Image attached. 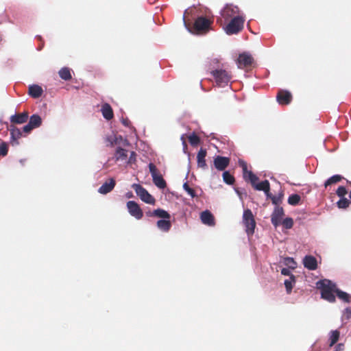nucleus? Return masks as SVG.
<instances>
[{"instance_id": "obj_6", "label": "nucleus", "mask_w": 351, "mask_h": 351, "mask_svg": "<svg viewBox=\"0 0 351 351\" xmlns=\"http://www.w3.org/2000/svg\"><path fill=\"white\" fill-rule=\"evenodd\" d=\"M243 221L246 228L247 234H252L254 232L256 222L251 210L246 209L243 211Z\"/></svg>"}, {"instance_id": "obj_32", "label": "nucleus", "mask_w": 351, "mask_h": 351, "mask_svg": "<svg viewBox=\"0 0 351 351\" xmlns=\"http://www.w3.org/2000/svg\"><path fill=\"white\" fill-rule=\"evenodd\" d=\"M339 332L337 330H332L330 332V335L329 337V341H330L329 346L331 347L333 345H335L339 340Z\"/></svg>"}, {"instance_id": "obj_13", "label": "nucleus", "mask_w": 351, "mask_h": 351, "mask_svg": "<svg viewBox=\"0 0 351 351\" xmlns=\"http://www.w3.org/2000/svg\"><path fill=\"white\" fill-rule=\"evenodd\" d=\"M252 62V56L247 53H241L237 59V64L239 69L251 65Z\"/></svg>"}, {"instance_id": "obj_24", "label": "nucleus", "mask_w": 351, "mask_h": 351, "mask_svg": "<svg viewBox=\"0 0 351 351\" xmlns=\"http://www.w3.org/2000/svg\"><path fill=\"white\" fill-rule=\"evenodd\" d=\"M157 226L160 230H162L163 232H167L170 230L171 223L169 219H159L157 221Z\"/></svg>"}, {"instance_id": "obj_33", "label": "nucleus", "mask_w": 351, "mask_h": 351, "mask_svg": "<svg viewBox=\"0 0 351 351\" xmlns=\"http://www.w3.org/2000/svg\"><path fill=\"white\" fill-rule=\"evenodd\" d=\"M283 264L292 269L297 267V263L292 257H285L283 258Z\"/></svg>"}, {"instance_id": "obj_57", "label": "nucleus", "mask_w": 351, "mask_h": 351, "mask_svg": "<svg viewBox=\"0 0 351 351\" xmlns=\"http://www.w3.org/2000/svg\"><path fill=\"white\" fill-rule=\"evenodd\" d=\"M36 37L38 38L39 39L41 38L40 36H37Z\"/></svg>"}, {"instance_id": "obj_16", "label": "nucleus", "mask_w": 351, "mask_h": 351, "mask_svg": "<svg viewBox=\"0 0 351 351\" xmlns=\"http://www.w3.org/2000/svg\"><path fill=\"white\" fill-rule=\"evenodd\" d=\"M200 219L202 222L208 226L215 225V219L210 211L206 210L201 213Z\"/></svg>"}, {"instance_id": "obj_26", "label": "nucleus", "mask_w": 351, "mask_h": 351, "mask_svg": "<svg viewBox=\"0 0 351 351\" xmlns=\"http://www.w3.org/2000/svg\"><path fill=\"white\" fill-rule=\"evenodd\" d=\"M29 123L34 128H37L42 124V119L40 115L34 114L29 117Z\"/></svg>"}, {"instance_id": "obj_29", "label": "nucleus", "mask_w": 351, "mask_h": 351, "mask_svg": "<svg viewBox=\"0 0 351 351\" xmlns=\"http://www.w3.org/2000/svg\"><path fill=\"white\" fill-rule=\"evenodd\" d=\"M343 178V176H341V175H334L326 180V182H324V186L327 187L328 186H330L331 184H336L340 182Z\"/></svg>"}, {"instance_id": "obj_45", "label": "nucleus", "mask_w": 351, "mask_h": 351, "mask_svg": "<svg viewBox=\"0 0 351 351\" xmlns=\"http://www.w3.org/2000/svg\"><path fill=\"white\" fill-rule=\"evenodd\" d=\"M281 274L284 276H291L293 275L290 271V268H282L281 269Z\"/></svg>"}, {"instance_id": "obj_11", "label": "nucleus", "mask_w": 351, "mask_h": 351, "mask_svg": "<svg viewBox=\"0 0 351 351\" xmlns=\"http://www.w3.org/2000/svg\"><path fill=\"white\" fill-rule=\"evenodd\" d=\"M283 215V208L280 207L278 206H275L274 210L271 216V221L274 226L277 227L281 223Z\"/></svg>"}, {"instance_id": "obj_52", "label": "nucleus", "mask_w": 351, "mask_h": 351, "mask_svg": "<svg viewBox=\"0 0 351 351\" xmlns=\"http://www.w3.org/2000/svg\"><path fill=\"white\" fill-rule=\"evenodd\" d=\"M121 123L123 125L128 127L130 124V121L128 119H122Z\"/></svg>"}, {"instance_id": "obj_41", "label": "nucleus", "mask_w": 351, "mask_h": 351, "mask_svg": "<svg viewBox=\"0 0 351 351\" xmlns=\"http://www.w3.org/2000/svg\"><path fill=\"white\" fill-rule=\"evenodd\" d=\"M336 193L339 197H345L344 196L347 194V190L345 186H340L338 187Z\"/></svg>"}, {"instance_id": "obj_14", "label": "nucleus", "mask_w": 351, "mask_h": 351, "mask_svg": "<svg viewBox=\"0 0 351 351\" xmlns=\"http://www.w3.org/2000/svg\"><path fill=\"white\" fill-rule=\"evenodd\" d=\"M291 94L287 90H280L276 96L278 102L281 105H287L291 102Z\"/></svg>"}, {"instance_id": "obj_31", "label": "nucleus", "mask_w": 351, "mask_h": 351, "mask_svg": "<svg viewBox=\"0 0 351 351\" xmlns=\"http://www.w3.org/2000/svg\"><path fill=\"white\" fill-rule=\"evenodd\" d=\"M336 294H337V297L340 300H343L344 302H346V303H350V295L346 292L343 291H341V290H340V289L337 288Z\"/></svg>"}, {"instance_id": "obj_54", "label": "nucleus", "mask_w": 351, "mask_h": 351, "mask_svg": "<svg viewBox=\"0 0 351 351\" xmlns=\"http://www.w3.org/2000/svg\"><path fill=\"white\" fill-rule=\"evenodd\" d=\"M24 162H25V160L24 159H21L20 160V162L23 165L24 164Z\"/></svg>"}, {"instance_id": "obj_2", "label": "nucleus", "mask_w": 351, "mask_h": 351, "mask_svg": "<svg viewBox=\"0 0 351 351\" xmlns=\"http://www.w3.org/2000/svg\"><path fill=\"white\" fill-rule=\"evenodd\" d=\"M213 21L204 16H198L193 23V29H190L187 26V29L195 34H205L211 29V24ZM184 25L186 23L184 22Z\"/></svg>"}, {"instance_id": "obj_58", "label": "nucleus", "mask_w": 351, "mask_h": 351, "mask_svg": "<svg viewBox=\"0 0 351 351\" xmlns=\"http://www.w3.org/2000/svg\"><path fill=\"white\" fill-rule=\"evenodd\" d=\"M1 155V154L0 153V156Z\"/></svg>"}, {"instance_id": "obj_4", "label": "nucleus", "mask_w": 351, "mask_h": 351, "mask_svg": "<svg viewBox=\"0 0 351 351\" xmlns=\"http://www.w3.org/2000/svg\"><path fill=\"white\" fill-rule=\"evenodd\" d=\"M132 188L135 191L136 195L143 202L148 204L153 205L155 204L154 197L151 194H149V192L141 184H133L132 185Z\"/></svg>"}, {"instance_id": "obj_28", "label": "nucleus", "mask_w": 351, "mask_h": 351, "mask_svg": "<svg viewBox=\"0 0 351 351\" xmlns=\"http://www.w3.org/2000/svg\"><path fill=\"white\" fill-rule=\"evenodd\" d=\"M127 152L126 149L118 147L115 153L116 160H125L128 156Z\"/></svg>"}, {"instance_id": "obj_5", "label": "nucleus", "mask_w": 351, "mask_h": 351, "mask_svg": "<svg viewBox=\"0 0 351 351\" xmlns=\"http://www.w3.org/2000/svg\"><path fill=\"white\" fill-rule=\"evenodd\" d=\"M211 73L219 86L224 87L228 85L230 81L231 75L226 70L215 69Z\"/></svg>"}, {"instance_id": "obj_3", "label": "nucleus", "mask_w": 351, "mask_h": 351, "mask_svg": "<svg viewBox=\"0 0 351 351\" xmlns=\"http://www.w3.org/2000/svg\"><path fill=\"white\" fill-rule=\"evenodd\" d=\"M244 19L240 16H234L225 28L226 33L228 35L236 34L243 27Z\"/></svg>"}, {"instance_id": "obj_34", "label": "nucleus", "mask_w": 351, "mask_h": 351, "mask_svg": "<svg viewBox=\"0 0 351 351\" xmlns=\"http://www.w3.org/2000/svg\"><path fill=\"white\" fill-rule=\"evenodd\" d=\"M301 199V197L298 194H292L288 198V203L291 206L298 205Z\"/></svg>"}, {"instance_id": "obj_19", "label": "nucleus", "mask_w": 351, "mask_h": 351, "mask_svg": "<svg viewBox=\"0 0 351 351\" xmlns=\"http://www.w3.org/2000/svg\"><path fill=\"white\" fill-rule=\"evenodd\" d=\"M28 119V113L24 112L21 114H14L12 115L10 118V120L12 123L22 124L27 121Z\"/></svg>"}, {"instance_id": "obj_56", "label": "nucleus", "mask_w": 351, "mask_h": 351, "mask_svg": "<svg viewBox=\"0 0 351 351\" xmlns=\"http://www.w3.org/2000/svg\"><path fill=\"white\" fill-rule=\"evenodd\" d=\"M234 190H235L236 193H237V194H239V191H238V189H235Z\"/></svg>"}, {"instance_id": "obj_46", "label": "nucleus", "mask_w": 351, "mask_h": 351, "mask_svg": "<svg viewBox=\"0 0 351 351\" xmlns=\"http://www.w3.org/2000/svg\"><path fill=\"white\" fill-rule=\"evenodd\" d=\"M271 202L272 204L276 206L281 202V197H278L276 195H273L271 197Z\"/></svg>"}, {"instance_id": "obj_10", "label": "nucleus", "mask_w": 351, "mask_h": 351, "mask_svg": "<svg viewBox=\"0 0 351 351\" xmlns=\"http://www.w3.org/2000/svg\"><path fill=\"white\" fill-rule=\"evenodd\" d=\"M230 164V158L226 156H216L213 160L214 167L218 171H224Z\"/></svg>"}, {"instance_id": "obj_51", "label": "nucleus", "mask_w": 351, "mask_h": 351, "mask_svg": "<svg viewBox=\"0 0 351 351\" xmlns=\"http://www.w3.org/2000/svg\"><path fill=\"white\" fill-rule=\"evenodd\" d=\"M267 197V198H269L271 199L273 195L270 193V187H269L267 191H263Z\"/></svg>"}, {"instance_id": "obj_44", "label": "nucleus", "mask_w": 351, "mask_h": 351, "mask_svg": "<svg viewBox=\"0 0 351 351\" xmlns=\"http://www.w3.org/2000/svg\"><path fill=\"white\" fill-rule=\"evenodd\" d=\"M149 170L152 177L159 174L156 167L155 166V165H154L152 162H150L149 164Z\"/></svg>"}, {"instance_id": "obj_43", "label": "nucleus", "mask_w": 351, "mask_h": 351, "mask_svg": "<svg viewBox=\"0 0 351 351\" xmlns=\"http://www.w3.org/2000/svg\"><path fill=\"white\" fill-rule=\"evenodd\" d=\"M117 139V135L112 134L106 138V142L109 143V145L112 147L114 145V141Z\"/></svg>"}, {"instance_id": "obj_15", "label": "nucleus", "mask_w": 351, "mask_h": 351, "mask_svg": "<svg viewBox=\"0 0 351 351\" xmlns=\"http://www.w3.org/2000/svg\"><path fill=\"white\" fill-rule=\"evenodd\" d=\"M206 150L205 149L201 148L197 155V165L199 168H202L203 169H206L208 168L207 164L206 162L205 158L206 156Z\"/></svg>"}, {"instance_id": "obj_36", "label": "nucleus", "mask_w": 351, "mask_h": 351, "mask_svg": "<svg viewBox=\"0 0 351 351\" xmlns=\"http://www.w3.org/2000/svg\"><path fill=\"white\" fill-rule=\"evenodd\" d=\"M350 204V202L346 197H340V199L337 202L339 208H347Z\"/></svg>"}, {"instance_id": "obj_38", "label": "nucleus", "mask_w": 351, "mask_h": 351, "mask_svg": "<svg viewBox=\"0 0 351 351\" xmlns=\"http://www.w3.org/2000/svg\"><path fill=\"white\" fill-rule=\"evenodd\" d=\"M281 223L286 229H291L293 226V220L291 217H286L281 221Z\"/></svg>"}, {"instance_id": "obj_30", "label": "nucleus", "mask_w": 351, "mask_h": 351, "mask_svg": "<svg viewBox=\"0 0 351 351\" xmlns=\"http://www.w3.org/2000/svg\"><path fill=\"white\" fill-rule=\"evenodd\" d=\"M223 182L229 185L233 184L234 182V178L232 176L228 171H224L222 174Z\"/></svg>"}, {"instance_id": "obj_17", "label": "nucleus", "mask_w": 351, "mask_h": 351, "mask_svg": "<svg viewBox=\"0 0 351 351\" xmlns=\"http://www.w3.org/2000/svg\"><path fill=\"white\" fill-rule=\"evenodd\" d=\"M116 184L115 180L113 178L110 179V182H104L99 189L98 193L100 194L106 195L113 190Z\"/></svg>"}, {"instance_id": "obj_18", "label": "nucleus", "mask_w": 351, "mask_h": 351, "mask_svg": "<svg viewBox=\"0 0 351 351\" xmlns=\"http://www.w3.org/2000/svg\"><path fill=\"white\" fill-rule=\"evenodd\" d=\"M22 132L21 131L14 127L11 126L10 128V142L12 145H19L18 139L21 136Z\"/></svg>"}, {"instance_id": "obj_12", "label": "nucleus", "mask_w": 351, "mask_h": 351, "mask_svg": "<svg viewBox=\"0 0 351 351\" xmlns=\"http://www.w3.org/2000/svg\"><path fill=\"white\" fill-rule=\"evenodd\" d=\"M304 267L308 270H315L317 268V261L312 255H306L302 260Z\"/></svg>"}, {"instance_id": "obj_48", "label": "nucleus", "mask_w": 351, "mask_h": 351, "mask_svg": "<svg viewBox=\"0 0 351 351\" xmlns=\"http://www.w3.org/2000/svg\"><path fill=\"white\" fill-rule=\"evenodd\" d=\"M343 315L346 317V319L351 317V309L350 308H346L343 311Z\"/></svg>"}, {"instance_id": "obj_7", "label": "nucleus", "mask_w": 351, "mask_h": 351, "mask_svg": "<svg viewBox=\"0 0 351 351\" xmlns=\"http://www.w3.org/2000/svg\"><path fill=\"white\" fill-rule=\"evenodd\" d=\"M248 180L252 185V186L257 191H267L269 187H270L269 182L267 180H265L259 183H257L258 180V178L252 173V171H250L248 173Z\"/></svg>"}, {"instance_id": "obj_22", "label": "nucleus", "mask_w": 351, "mask_h": 351, "mask_svg": "<svg viewBox=\"0 0 351 351\" xmlns=\"http://www.w3.org/2000/svg\"><path fill=\"white\" fill-rule=\"evenodd\" d=\"M101 110L103 117L106 120H110L113 117L112 109L108 104L106 103V104H103L101 106Z\"/></svg>"}, {"instance_id": "obj_37", "label": "nucleus", "mask_w": 351, "mask_h": 351, "mask_svg": "<svg viewBox=\"0 0 351 351\" xmlns=\"http://www.w3.org/2000/svg\"><path fill=\"white\" fill-rule=\"evenodd\" d=\"M183 189L188 193L189 195H190L192 198H194L197 197V195L195 192V191L191 189L189 184L188 182H186L183 184Z\"/></svg>"}, {"instance_id": "obj_20", "label": "nucleus", "mask_w": 351, "mask_h": 351, "mask_svg": "<svg viewBox=\"0 0 351 351\" xmlns=\"http://www.w3.org/2000/svg\"><path fill=\"white\" fill-rule=\"evenodd\" d=\"M147 216H156V217L161 218V219H169L171 218L170 214L167 211H166L163 209H161V208H157V209L154 210L153 212H147Z\"/></svg>"}, {"instance_id": "obj_55", "label": "nucleus", "mask_w": 351, "mask_h": 351, "mask_svg": "<svg viewBox=\"0 0 351 351\" xmlns=\"http://www.w3.org/2000/svg\"><path fill=\"white\" fill-rule=\"evenodd\" d=\"M277 197H281V198H282V193H280Z\"/></svg>"}, {"instance_id": "obj_53", "label": "nucleus", "mask_w": 351, "mask_h": 351, "mask_svg": "<svg viewBox=\"0 0 351 351\" xmlns=\"http://www.w3.org/2000/svg\"><path fill=\"white\" fill-rule=\"evenodd\" d=\"M126 196H127L128 197H131L132 196V193L131 192L128 193L126 194Z\"/></svg>"}, {"instance_id": "obj_49", "label": "nucleus", "mask_w": 351, "mask_h": 351, "mask_svg": "<svg viewBox=\"0 0 351 351\" xmlns=\"http://www.w3.org/2000/svg\"><path fill=\"white\" fill-rule=\"evenodd\" d=\"M136 156V153L134 152H131L128 162L132 163V162H135Z\"/></svg>"}, {"instance_id": "obj_39", "label": "nucleus", "mask_w": 351, "mask_h": 351, "mask_svg": "<svg viewBox=\"0 0 351 351\" xmlns=\"http://www.w3.org/2000/svg\"><path fill=\"white\" fill-rule=\"evenodd\" d=\"M114 145H128V141L127 139L123 138L122 136L117 135V139L114 141Z\"/></svg>"}, {"instance_id": "obj_35", "label": "nucleus", "mask_w": 351, "mask_h": 351, "mask_svg": "<svg viewBox=\"0 0 351 351\" xmlns=\"http://www.w3.org/2000/svg\"><path fill=\"white\" fill-rule=\"evenodd\" d=\"M239 165L243 169V178L245 180H248V173L250 171L247 170V163L243 160H239Z\"/></svg>"}, {"instance_id": "obj_25", "label": "nucleus", "mask_w": 351, "mask_h": 351, "mask_svg": "<svg viewBox=\"0 0 351 351\" xmlns=\"http://www.w3.org/2000/svg\"><path fill=\"white\" fill-rule=\"evenodd\" d=\"M296 282V278L294 275H291L288 279H286L284 282V285L286 288V291L288 294L291 293L292 291V289L295 285Z\"/></svg>"}, {"instance_id": "obj_40", "label": "nucleus", "mask_w": 351, "mask_h": 351, "mask_svg": "<svg viewBox=\"0 0 351 351\" xmlns=\"http://www.w3.org/2000/svg\"><path fill=\"white\" fill-rule=\"evenodd\" d=\"M189 141L192 145H197L199 143V138L195 133L189 136Z\"/></svg>"}, {"instance_id": "obj_9", "label": "nucleus", "mask_w": 351, "mask_h": 351, "mask_svg": "<svg viewBox=\"0 0 351 351\" xmlns=\"http://www.w3.org/2000/svg\"><path fill=\"white\" fill-rule=\"evenodd\" d=\"M239 12V9L237 6L232 4H227L220 12L221 16L225 20H228L234 14Z\"/></svg>"}, {"instance_id": "obj_27", "label": "nucleus", "mask_w": 351, "mask_h": 351, "mask_svg": "<svg viewBox=\"0 0 351 351\" xmlns=\"http://www.w3.org/2000/svg\"><path fill=\"white\" fill-rule=\"evenodd\" d=\"M59 76L61 79L68 81L72 78L70 69L68 67H62L58 71Z\"/></svg>"}, {"instance_id": "obj_21", "label": "nucleus", "mask_w": 351, "mask_h": 351, "mask_svg": "<svg viewBox=\"0 0 351 351\" xmlns=\"http://www.w3.org/2000/svg\"><path fill=\"white\" fill-rule=\"evenodd\" d=\"M29 95L33 98H38L40 97L43 93V88L41 86L37 84H32L29 86Z\"/></svg>"}, {"instance_id": "obj_50", "label": "nucleus", "mask_w": 351, "mask_h": 351, "mask_svg": "<svg viewBox=\"0 0 351 351\" xmlns=\"http://www.w3.org/2000/svg\"><path fill=\"white\" fill-rule=\"evenodd\" d=\"M343 347L344 346L343 343H339L335 346L334 351H342L343 350Z\"/></svg>"}, {"instance_id": "obj_42", "label": "nucleus", "mask_w": 351, "mask_h": 351, "mask_svg": "<svg viewBox=\"0 0 351 351\" xmlns=\"http://www.w3.org/2000/svg\"><path fill=\"white\" fill-rule=\"evenodd\" d=\"M8 145L5 142L3 141L0 144V153L3 156H5L8 154Z\"/></svg>"}, {"instance_id": "obj_47", "label": "nucleus", "mask_w": 351, "mask_h": 351, "mask_svg": "<svg viewBox=\"0 0 351 351\" xmlns=\"http://www.w3.org/2000/svg\"><path fill=\"white\" fill-rule=\"evenodd\" d=\"M34 129L29 123L23 128L24 132L28 133Z\"/></svg>"}, {"instance_id": "obj_23", "label": "nucleus", "mask_w": 351, "mask_h": 351, "mask_svg": "<svg viewBox=\"0 0 351 351\" xmlns=\"http://www.w3.org/2000/svg\"><path fill=\"white\" fill-rule=\"evenodd\" d=\"M152 178L154 184L160 189H164L167 186V183L160 174L154 176Z\"/></svg>"}, {"instance_id": "obj_1", "label": "nucleus", "mask_w": 351, "mask_h": 351, "mask_svg": "<svg viewBox=\"0 0 351 351\" xmlns=\"http://www.w3.org/2000/svg\"><path fill=\"white\" fill-rule=\"evenodd\" d=\"M317 287L321 291V298L329 302H335L336 284L328 279L319 280L316 283Z\"/></svg>"}, {"instance_id": "obj_8", "label": "nucleus", "mask_w": 351, "mask_h": 351, "mask_svg": "<svg viewBox=\"0 0 351 351\" xmlns=\"http://www.w3.org/2000/svg\"><path fill=\"white\" fill-rule=\"evenodd\" d=\"M127 208L130 215L134 217L135 219H141L143 217V211L136 202L128 201L127 202Z\"/></svg>"}]
</instances>
